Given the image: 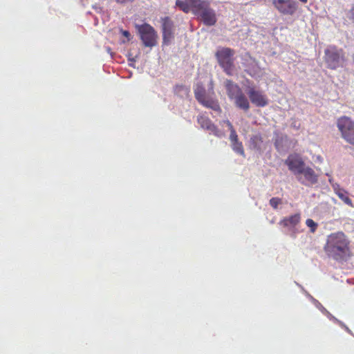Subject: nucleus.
I'll list each match as a JSON object with an SVG mask.
<instances>
[{"label":"nucleus","mask_w":354,"mask_h":354,"mask_svg":"<svg viewBox=\"0 0 354 354\" xmlns=\"http://www.w3.org/2000/svg\"><path fill=\"white\" fill-rule=\"evenodd\" d=\"M306 225L310 228L311 232H315L317 227V224L311 218L306 221Z\"/></svg>","instance_id":"23"},{"label":"nucleus","mask_w":354,"mask_h":354,"mask_svg":"<svg viewBox=\"0 0 354 354\" xmlns=\"http://www.w3.org/2000/svg\"><path fill=\"white\" fill-rule=\"evenodd\" d=\"M324 250L326 255L336 261H346L351 255V241L343 232L328 235Z\"/></svg>","instance_id":"1"},{"label":"nucleus","mask_w":354,"mask_h":354,"mask_svg":"<svg viewBox=\"0 0 354 354\" xmlns=\"http://www.w3.org/2000/svg\"><path fill=\"white\" fill-rule=\"evenodd\" d=\"M208 93H211L212 95H215L214 92V86L212 80L209 81V88H208Z\"/></svg>","instance_id":"25"},{"label":"nucleus","mask_w":354,"mask_h":354,"mask_svg":"<svg viewBox=\"0 0 354 354\" xmlns=\"http://www.w3.org/2000/svg\"><path fill=\"white\" fill-rule=\"evenodd\" d=\"M300 221L301 215L297 213L283 218L279 221V224L289 230H292L300 223Z\"/></svg>","instance_id":"14"},{"label":"nucleus","mask_w":354,"mask_h":354,"mask_svg":"<svg viewBox=\"0 0 354 354\" xmlns=\"http://www.w3.org/2000/svg\"><path fill=\"white\" fill-rule=\"evenodd\" d=\"M192 7L194 13L208 26L216 23L215 11L210 8L209 3L205 0H186Z\"/></svg>","instance_id":"2"},{"label":"nucleus","mask_w":354,"mask_h":354,"mask_svg":"<svg viewBox=\"0 0 354 354\" xmlns=\"http://www.w3.org/2000/svg\"><path fill=\"white\" fill-rule=\"evenodd\" d=\"M224 86L226 89L228 97L233 101L237 108L245 112L250 109V105L249 100L238 84L230 80H225Z\"/></svg>","instance_id":"3"},{"label":"nucleus","mask_w":354,"mask_h":354,"mask_svg":"<svg viewBox=\"0 0 354 354\" xmlns=\"http://www.w3.org/2000/svg\"><path fill=\"white\" fill-rule=\"evenodd\" d=\"M285 164L288 166V169L296 176L299 175V173L302 171L305 167V163L302 158L296 153L289 155L285 160Z\"/></svg>","instance_id":"10"},{"label":"nucleus","mask_w":354,"mask_h":354,"mask_svg":"<svg viewBox=\"0 0 354 354\" xmlns=\"http://www.w3.org/2000/svg\"><path fill=\"white\" fill-rule=\"evenodd\" d=\"M300 1H301L302 3H307L308 0H299Z\"/></svg>","instance_id":"31"},{"label":"nucleus","mask_w":354,"mask_h":354,"mask_svg":"<svg viewBox=\"0 0 354 354\" xmlns=\"http://www.w3.org/2000/svg\"><path fill=\"white\" fill-rule=\"evenodd\" d=\"M162 44L169 46L174 38V22L169 17L161 18Z\"/></svg>","instance_id":"8"},{"label":"nucleus","mask_w":354,"mask_h":354,"mask_svg":"<svg viewBox=\"0 0 354 354\" xmlns=\"http://www.w3.org/2000/svg\"><path fill=\"white\" fill-rule=\"evenodd\" d=\"M274 145L278 151L283 150L284 147L286 149H288L291 147H294L295 145V144L291 145V143L288 142L286 136H285L284 138H281V139H277Z\"/></svg>","instance_id":"19"},{"label":"nucleus","mask_w":354,"mask_h":354,"mask_svg":"<svg viewBox=\"0 0 354 354\" xmlns=\"http://www.w3.org/2000/svg\"><path fill=\"white\" fill-rule=\"evenodd\" d=\"M343 138L350 144L354 145V134H342Z\"/></svg>","instance_id":"24"},{"label":"nucleus","mask_w":354,"mask_h":354,"mask_svg":"<svg viewBox=\"0 0 354 354\" xmlns=\"http://www.w3.org/2000/svg\"><path fill=\"white\" fill-rule=\"evenodd\" d=\"M344 327L347 332L351 333V330L347 326H344Z\"/></svg>","instance_id":"30"},{"label":"nucleus","mask_w":354,"mask_h":354,"mask_svg":"<svg viewBox=\"0 0 354 354\" xmlns=\"http://www.w3.org/2000/svg\"><path fill=\"white\" fill-rule=\"evenodd\" d=\"M233 150L241 156H244V149L241 142L237 139V134H230V138Z\"/></svg>","instance_id":"16"},{"label":"nucleus","mask_w":354,"mask_h":354,"mask_svg":"<svg viewBox=\"0 0 354 354\" xmlns=\"http://www.w3.org/2000/svg\"><path fill=\"white\" fill-rule=\"evenodd\" d=\"M225 123H226V125L228 127L229 130H230L231 133H235L234 130L232 128V125L231 124V123L229 121H227Z\"/></svg>","instance_id":"27"},{"label":"nucleus","mask_w":354,"mask_h":354,"mask_svg":"<svg viewBox=\"0 0 354 354\" xmlns=\"http://www.w3.org/2000/svg\"><path fill=\"white\" fill-rule=\"evenodd\" d=\"M252 139L253 140H255V139H258V136H254Z\"/></svg>","instance_id":"32"},{"label":"nucleus","mask_w":354,"mask_h":354,"mask_svg":"<svg viewBox=\"0 0 354 354\" xmlns=\"http://www.w3.org/2000/svg\"><path fill=\"white\" fill-rule=\"evenodd\" d=\"M337 127L341 133H354V121L349 117L342 116L337 120Z\"/></svg>","instance_id":"13"},{"label":"nucleus","mask_w":354,"mask_h":354,"mask_svg":"<svg viewBox=\"0 0 354 354\" xmlns=\"http://www.w3.org/2000/svg\"><path fill=\"white\" fill-rule=\"evenodd\" d=\"M176 6L186 13L189 12L190 6H192L189 3L188 4L187 3L184 2L181 0H176Z\"/></svg>","instance_id":"21"},{"label":"nucleus","mask_w":354,"mask_h":354,"mask_svg":"<svg viewBox=\"0 0 354 354\" xmlns=\"http://www.w3.org/2000/svg\"><path fill=\"white\" fill-rule=\"evenodd\" d=\"M174 93L181 98H186L189 96V88L184 85H176Z\"/></svg>","instance_id":"20"},{"label":"nucleus","mask_w":354,"mask_h":354,"mask_svg":"<svg viewBox=\"0 0 354 354\" xmlns=\"http://www.w3.org/2000/svg\"><path fill=\"white\" fill-rule=\"evenodd\" d=\"M247 94L251 102L258 107H263L268 105V100L262 91L257 90L254 86L248 85Z\"/></svg>","instance_id":"7"},{"label":"nucleus","mask_w":354,"mask_h":354,"mask_svg":"<svg viewBox=\"0 0 354 354\" xmlns=\"http://www.w3.org/2000/svg\"><path fill=\"white\" fill-rule=\"evenodd\" d=\"M199 103L204 106L212 109L216 115H219L221 111V106L215 97V95L208 93V96L203 99L199 102Z\"/></svg>","instance_id":"12"},{"label":"nucleus","mask_w":354,"mask_h":354,"mask_svg":"<svg viewBox=\"0 0 354 354\" xmlns=\"http://www.w3.org/2000/svg\"><path fill=\"white\" fill-rule=\"evenodd\" d=\"M198 123L201 126V127L203 130H209V131H213L214 130V125L212 124V122L204 116H199L198 117Z\"/></svg>","instance_id":"18"},{"label":"nucleus","mask_w":354,"mask_h":354,"mask_svg":"<svg viewBox=\"0 0 354 354\" xmlns=\"http://www.w3.org/2000/svg\"><path fill=\"white\" fill-rule=\"evenodd\" d=\"M194 95L198 102L208 96V92L206 91L202 83L198 82L196 84L194 87Z\"/></svg>","instance_id":"15"},{"label":"nucleus","mask_w":354,"mask_h":354,"mask_svg":"<svg viewBox=\"0 0 354 354\" xmlns=\"http://www.w3.org/2000/svg\"><path fill=\"white\" fill-rule=\"evenodd\" d=\"M324 59L327 66L333 70L343 67L345 62L344 52L335 46H330L324 51Z\"/></svg>","instance_id":"5"},{"label":"nucleus","mask_w":354,"mask_h":354,"mask_svg":"<svg viewBox=\"0 0 354 354\" xmlns=\"http://www.w3.org/2000/svg\"><path fill=\"white\" fill-rule=\"evenodd\" d=\"M272 4L283 15H292L297 8L295 0H272Z\"/></svg>","instance_id":"9"},{"label":"nucleus","mask_w":354,"mask_h":354,"mask_svg":"<svg viewBox=\"0 0 354 354\" xmlns=\"http://www.w3.org/2000/svg\"><path fill=\"white\" fill-rule=\"evenodd\" d=\"M143 44L147 47H153L157 44L158 34L155 29L149 24L145 23L136 26Z\"/></svg>","instance_id":"6"},{"label":"nucleus","mask_w":354,"mask_h":354,"mask_svg":"<svg viewBox=\"0 0 354 354\" xmlns=\"http://www.w3.org/2000/svg\"><path fill=\"white\" fill-rule=\"evenodd\" d=\"M335 192L345 204L352 207L354 206L346 191L341 188H335Z\"/></svg>","instance_id":"17"},{"label":"nucleus","mask_w":354,"mask_h":354,"mask_svg":"<svg viewBox=\"0 0 354 354\" xmlns=\"http://www.w3.org/2000/svg\"><path fill=\"white\" fill-rule=\"evenodd\" d=\"M234 51L229 48H222L216 53L220 66L227 75H233L235 72Z\"/></svg>","instance_id":"4"},{"label":"nucleus","mask_w":354,"mask_h":354,"mask_svg":"<svg viewBox=\"0 0 354 354\" xmlns=\"http://www.w3.org/2000/svg\"><path fill=\"white\" fill-rule=\"evenodd\" d=\"M348 17L354 21V6L351 9Z\"/></svg>","instance_id":"26"},{"label":"nucleus","mask_w":354,"mask_h":354,"mask_svg":"<svg viewBox=\"0 0 354 354\" xmlns=\"http://www.w3.org/2000/svg\"><path fill=\"white\" fill-rule=\"evenodd\" d=\"M133 1V0H116L117 3H121V4L126 3L127 2H131Z\"/></svg>","instance_id":"29"},{"label":"nucleus","mask_w":354,"mask_h":354,"mask_svg":"<svg viewBox=\"0 0 354 354\" xmlns=\"http://www.w3.org/2000/svg\"><path fill=\"white\" fill-rule=\"evenodd\" d=\"M297 180L306 186H310L317 183L318 176L310 167H305L299 175L297 176Z\"/></svg>","instance_id":"11"},{"label":"nucleus","mask_w":354,"mask_h":354,"mask_svg":"<svg viewBox=\"0 0 354 354\" xmlns=\"http://www.w3.org/2000/svg\"><path fill=\"white\" fill-rule=\"evenodd\" d=\"M122 35L126 37L129 40L130 39V37H131V34L129 33V31L127 30H123L122 31Z\"/></svg>","instance_id":"28"},{"label":"nucleus","mask_w":354,"mask_h":354,"mask_svg":"<svg viewBox=\"0 0 354 354\" xmlns=\"http://www.w3.org/2000/svg\"><path fill=\"white\" fill-rule=\"evenodd\" d=\"M270 205L274 208V209H277L278 208V205L281 204L282 203V201L281 198H278V197H273L272 198L270 201Z\"/></svg>","instance_id":"22"}]
</instances>
